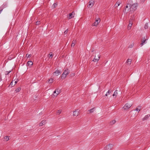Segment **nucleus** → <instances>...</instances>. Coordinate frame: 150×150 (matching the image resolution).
Returning a JSON list of instances; mask_svg holds the SVG:
<instances>
[{
  "label": "nucleus",
  "instance_id": "nucleus-18",
  "mask_svg": "<svg viewBox=\"0 0 150 150\" xmlns=\"http://www.w3.org/2000/svg\"><path fill=\"white\" fill-rule=\"evenodd\" d=\"M118 94V93H117V90H116L114 92V93L113 94V95H112V96L113 97H114L115 96V98H116L117 95Z\"/></svg>",
  "mask_w": 150,
  "mask_h": 150
},
{
  "label": "nucleus",
  "instance_id": "nucleus-41",
  "mask_svg": "<svg viewBox=\"0 0 150 150\" xmlns=\"http://www.w3.org/2000/svg\"><path fill=\"white\" fill-rule=\"evenodd\" d=\"M94 51V50L93 49H92L91 50V51L92 52H93Z\"/></svg>",
  "mask_w": 150,
  "mask_h": 150
},
{
  "label": "nucleus",
  "instance_id": "nucleus-15",
  "mask_svg": "<svg viewBox=\"0 0 150 150\" xmlns=\"http://www.w3.org/2000/svg\"><path fill=\"white\" fill-rule=\"evenodd\" d=\"M45 123L46 121L45 120H43L39 124V126H42V125H45Z\"/></svg>",
  "mask_w": 150,
  "mask_h": 150
},
{
  "label": "nucleus",
  "instance_id": "nucleus-39",
  "mask_svg": "<svg viewBox=\"0 0 150 150\" xmlns=\"http://www.w3.org/2000/svg\"><path fill=\"white\" fill-rule=\"evenodd\" d=\"M30 55L29 54H26V56L27 57V58L29 57H30Z\"/></svg>",
  "mask_w": 150,
  "mask_h": 150
},
{
  "label": "nucleus",
  "instance_id": "nucleus-14",
  "mask_svg": "<svg viewBox=\"0 0 150 150\" xmlns=\"http://www.w3.org/2000/svg\"><path fill=\"white\" fill-rule=\"evenodd\" d=\"M150 116V115H145L144 117L143 118L142 120L144 121L145 120H147Z\"/></svg>",
  "mask_w": 150,
  "mask_h": 150
},
{
  "label": "nucleus",
  "instance_id": "nucleus-40",
  "mask_svg": "<svg viewBox=\"0 0 150 150\" xmlns=\"http://www.w3.org/2000/svg\"><path fill=\"white\" fill-rule=\"evenodd\" d=\"M75 74L74 73H73L72 74H71V76H75Z\"/></svg>",
  "mask_w": 150,
  "mask_h": 150
},
{
  "label": "nucleus",
  "instance_id": "nucleus-33",
  "mask_svg": "<svg viewBox=\"0 0 150 150\" xmlns=\"http://www.w3.org/2000/svg\"><path fill=\"white\" fill-rule=\"evenodd\" d=\"M4 139L6 141H8L9 140V137L8 136H6L5 137Z\"/></svg>",
  "mask_w": 150,
  "mask_h": 150
},
{
  "label": "nucleus",
  "instance_id": "nucleus-22",
  "mask_svg": "<svg viewBox=\"0 0 150 150\" xmlns=\"http://www.w3.org/2000/svg\"><path fill=\"white\" fill-rule=\"evenodd\" d=\"M132 23L131 21H129V23L128 25V28L129 29H130L131 28V27H132Z\"/></svg>",
  "mask_w": 150,
  "mask_h": 150
},
{
  "label": "nucleus",
  "instance_id": "nucleus-35",
  "mask_svg": "<svg viewBox=\"0 0 150 150\" xmlns=\"http://www.w3.org/2000/svg\"><path fill=\"white\" fill-rule=\"evenodd\" d=\"M68 31V29H67L64 32V33L65 34H67Z\"/></svg>",
  "mask_w": 150,
  "mask_h": 150
},
{
  "label": "nucleus",
  "instance_id": "nucleus-2",
  "mask_svg": "<svg viewBox=\"0 0 150 150\" xmlns=\"http://www.w3.org/2000/svg\"><path fill=\"white\" fill-rule=\"evenodd\" d=\"M129 1L127 4V5L125 6V8L124 11V12L125 13H127L128 12L132 11L131 10V3Z\"/></svg>",
  "mask_w": 150,
  "mask_h": 150
},
{
  "label": "nucleus",
  "instance_id": "nucleus-13",
  "mask_svg": "<svg viewBox=\"0 0 150 150\" xmlns=\"http://www.w3.org/2000/svg\"><path fill=\"white\" fill-rule=\"evenodd\" d=\"M145 38V37H144V40L142 41V42L140 44V45L141 47L144 44H145L146 41L147 40V39H144Z\"/></svg>",
  "mask_w": 150,
  "mask_h": 150
},
{
  "label": "nucleus",
  "instance_id": "nucleus-10",
  "mask_svg": "<svg viewBox=\"0 0 150 150\" xmlns=\"http://www.w3.org/2000/svg\"><path fill=\"white\" fill-rule=\"evenodd\" d=\"M75 13L74 12H72L71 13H70L69 15H68L67 18L69 19H70L74 17Z\"/></svg>",
  "mask_w": 150,
  "mask_h": 150
},
{
  "label": "nucleus",
  "instance_id": "nucleus-17",
  "mask_svg": "<svg viewBox=\"0 0 150 150\" xmlns=\"http://www.w3.org/2000/svg\"><path fill=\"white\" fill-rule=\"evenodd\" d=\"M27 65L28 66L30 67L33 64V63L32 61H28L27 62Z\"/></svg>",
  "mask_w": 150,
  "mask_h": 150
},
{
  "label": "nucleus",
  "instance_id": "nucleus-12",
  "mask_svg": "<svg viewBox=\"0 0 150 150\" xmlns=\"http://www.w3.org/2000/svg\"><path fill=\"white\" fill-rule=\"evenodd\" d=\"M61 74L60 71L58 69L57 70L54 72L53 74H55L56 76H57Z\"/></svg>",
  "mask_w": 150,
  "mask_h": 150
},
{
  "label": "nucleus",
  "instance_id": "nucleus-25",
  "mask_svg": "<svg viewBox=\"0 0 150 150\" xmlns=\"http://www.w3.org/2000/svg\"><path fill=\"white\" fill-rule=\"evenodd\" d=\"M120 3L119 2H117L115 4V8H117L118 7L120 4Z\"/></svg>",
  "mask_w": 150,
  "mask_h": 150
},
{
  "label": "nucleus",
  "instance_id": "nucleus-19",
  "mask_svg": "<svg viewBox=\"0 0 150 150\" xmlns=\"http://www.w3.org/2000/svg\"><path fill=\"white\" fill-rule=\"evenodd\" d=\"M76 43V40H73L72 41V43L71 45V47H74Z\"/></svg>",
  "mask_w": 150,
  "mask_h": 150
},
{
  "label": "nucleus",
  "instance_id": "nucleus-16",
  "mask_svg": "<svg viewBox=\"0 0 150 150\" xmlns=\"http://www.w3.org/2000/svg\"><path fill=\"white\" fill-rule=\"evenodd\" d=\"M132 61V60L130 59H128L127 61V63L128 65H130L131 64V62Z\"/></svg>",
  "mask_w": 150,
  "mask_h": 150
},
{
  "label": "nucleus",
  "instance_id": "nucleus-27",
  "mask_svg": "<svg viewBox=\"0 0 150 150\" xmlns=\"http://www.w3.org/2000/svg\"><path fill=\"white\" fill-rule=\"evenodd\" d=\"M61 112H62V110H59L57 111V112H56V114L57 115H59L61 113Z\"/></svg>",
  "mask_w": 150,
  "mask_h": 150
},
{
  "label": "nucleus",
  "instance_id": "nucleus-31",
  "mask_svg": "<svg viewBox=\"0 0 150 150\" xmlns=\"http://www.w3.org/2000/svg\"><path fill=\"white\" fill-rule=\"evenodd\" d=\"M13 84H13V81H12L11 82L10 85H9V87H13L14 86H13Z\"/></svg>",
  "mask_w": 150,
  "mask_h": 150
},
{
  "label": "nucleus",
  "instance_id": "nucleus-11",
  "mask_svg": "<svg viewBox=\"0 0 150 150\" xmlns=\"http://www.w3.org/2000/svg\"><path fill=\"white\" fill-rule=\"evenodd\" d=\"M79 114V111L78 110H76L73 112V115L74 116H77Z\"/></svg>",
  "mask_w": 150,
  "mask_h": 150
},
{
  "label": "nucleus",
  "instance_id": "nucleus-9",
  "mask_svg": "<svg viewBox=\"0 0 150 150\" xmlns=\"http://www.w3.org/2000/svg\"><path fill=\"white\" fill-rule=\"evenodd\" d=\"M94 1L93 0L90 1L89 2V4L88 5L87 7L89 8H91L93 6L94 4Z\"/></svg>",
  "mask_w": 150,
  "mask_h": 150
},
{
  "label": "nucleus",
  "instance_id": "nucleus-21",
  "mask_svg": "<svg viewBox=\"0 0 150 150\" xmlns=\"http://www.w3.org/2000/svg\"><path fill=\"white\" fill-rule=\"evenodd\" d=\"M111 93V91H110V90H109L106 93V94H105V96H104V97L105 96H107L108 95H109L110 93Z\"/></svg>",
  "mask_w": 150,
  "mask_h": 150
},
{
  "label": "nucleus",
  "instance_id": "nucleus-37",
  "mask_svg": "<svg viewBox=\"0 0 150 150\" xmlns=\"http://www.w3.org/2000/svg\"><path fill=\"white\" fill-rule=\"evenodd\" d=\"M57 6V4L56 3H54L53 5V6H54V8L56 7Z\"/></svg>",
  "mask_w": 150,
  "mask_h": 150
},
{
  "label": "nucleus",
  "instance_id": "nucleus-30",
  "mask_svg": "<svg viewBox=\"0 0 150 150\" xmlns=\"http://www.w3.org/2000/svg\"><path fill=\"white\" fill-rule=\"evenodd\" d=\"M21 87H18L16 89V91L17 92H19V91H20V90H21Z\"/></svg>",
  "mask_w": 150,
  "mask_h": 150
},
{
  "label": "nucleus",
  "instance_id": "nucleus-24",
  "mask_svg": "<svg viewBox=\"0 0 150 150\" xmlns=\"http://www.w3.org/2000/svg\"><path fill=\"white\" fill-rule=\"evenodd\" d=\"M149 25H148V23H146L144 26V28L145 29H147L148 28Z\"/></svg>",
  "mask_w": 150,
  "mask_h": 150
},
{
  "label": "nucleus",
  "instance_id": "nucleus-34",
  "mask_svg": "<svg viewBox=\"0 0 150 150\" xmlns=\"http://www.w3.org/2000/svg\"><path fill=\"white\" fill-rule=\"evenodd\" d=\"M49 57H51L52 58L53 57V55L52 54V53H50L49 54Z\"/></svg>",
  "mask_w": 150,
  "mask_h": 150
},
{
  "label": "nucleus",
  "instance_id": "nucleus-4",
  "mask_svg": "<svg viewBox=\"0 0 150 150\" xmlns=\"http://www.w3.org/2000/svg\"><path fill=\"white\" fill-rule=\"evenodd\" d=\"M61 90L59 89H56L53 92V94L52 95L54 97H56L57 95L61 93Z\"/></svg>",
  "mask_w": 150,
  "mask_h": 150
},
{
  "label": "nucleus",
  "instance_id": "nucleus-3",
  "mask_svg": "<svg viewBox=\"0 0 150 150\" xmlns=\"http://www.w3.org/2000/svg\"><path fill=\"white\" fill-rule=\"evenodd\" d=\"M69 72L68 69L65 70L62 75V79H64L66 77L67 75L69 74Z\"/></svg>",
  "mask_w": 150,
  "mask_h": 150
},
{
  "label": "nucleus",
  "instance_id": "nucleus-29",
  "mask_svg": "<svg viewBox=\"0 0 150 150\" xmlns=\"http://www.w3.org/2000/svg\"><path fill=\"white\" fill-rule=\"evenodd\" d=\"M116 122V121L115 120H113L110 122V124L111 125H112L114 124Z\"/></svg>",
  "mask_w": 150,
  "mask_h": 150
},
{
  "label": "nucleus",
  "instance_id": "nucleus-6",
  "mask_svg": "<svg viewBox=\"0 0 150 150\" xmlns=\"http://www.w3.org/2000/svg\"><path fill=\"white\" fill-rule=\"evenodd\" d=\"M113 146L112 144H110L106 145L104 148L105 150H111Z\"/></svg>",
  "mask_w": 150,
  "mask_h": 150
},
{
  "label": "nucleus",
  "instance_id": "nucleus-36",
  "mask_svg": "<svg viewBox=\"0 0 150 150\" xmlns=\"http://www.w3.org/2000/svg\"><path fill=\"white\" fill-rule=\"evenodd\" d=\"M40 21H38L36 22V25H39L40 24Z\"/></svg>",
  "mask_w": 150,
  "mask_h": 150
},
{
  "label": "nucleus",
  "instance_id": "nucleus-38",
  "mask_svg": "<svg viewBox=\"0 0 150 150\" xmlns=\"http://www.w3.org/2000/svg\"><path fill=\"white\" fill-rule=\"evenodd\" d=\"M133 45H134L133 44L129 46V47L130 48H132L133 46Z\"/></svg>",
  "mask_w": 150,
  "mask_h": 150
},
{
  "label": "nucleus",
  "instance_id": "nucleus-26",
  "mask_svg": "<svg viewBox=\"0 0 150 150\" xmlns=\"http://www.w3.org/2000/svg\"><path fill=\"white\" fill-rule=\"evenodd\" d=\"M95 108H93L90 110H88V111H89L90 112H93L94 111V110Z\"/></svg>",
  "mask_w": 150,
  "mask_h": 150
},
{
  "label": "nucleus",
  "instance_id": "nucleus-8",
  "mask_svg": "<svg viewBox=\"0 0 150 150\" xmlns=\"http://www.w3.org/2000/svg\"><path fill=\"white\" fill-rule=\"evenodd\" d=\"M100 58V56L99 54L97 56L96 55L95 56L93 60L92 61L94 62H97L99 61Z\"/></svg>",
  "mask_w": 150,
  "mask_h": 150
},
{
  "label": "nucleus",
  "instance_id": "nucleus-23",
  "mask_svg": "<svg viewBox=\"0 0 150 150\" xmlns=\"http://www.w3.org/2000/svg\"><path fill=\"white\" fill-rule=\"evenodd\" d=\"M140 110H141L140 107L139 106H138L134 110H135V111H137L138 112H139Z\"/></svg>",
  "mask_w": 150,
  "mask_h": 150
},
{
  "label": "nucleus",
  "instance_id": "nucleus-32",
  "mask_svg": "<svg viewBox=\"0 0 150 150\" xmlns=\"http://www.w3.org/2000/svg\"><path fill=\"white\" fill-rule=\"evenodd\" d=\"M14 81H15V83L13 84V86H14L18 81V79H15Z\"/></svg>",
  "mask_w": 150,
  "mask_h": 150
},
{
  "label": "nucleus",
  "instance_id": "nucleus-20",
  "mask_svg": "<svg viewBox=\"0 0 150 150\" xmlns=\"http://www.w3.org/2000/svg\"><path fill=\"white\" fill-rule=\"evenodd\" d=\"M54 79L52 78H51L48 80V82L49 83H53Z\"/></svg>",
  "mask_w": 150,
  "mask_h": 150
},
{
  "label": "nucleus",
  "instance_id": "nucleus-7",
  "mask_svg": "<svg viewBox=\"0 0 150 150\" xmlns=\"http://www.w3.org/2000/svg\"><path fill=\"white\" fill-rule=\"evenodd\" d=\"M132 106V105L128 103H126L123 108L125 110H128Z\"/></svg>",
  "mask_w": 150,
  "mask_h": 150
},
{
  "label": "nucleus",
  "instance_id": "nucleus-5",
  "mask_svg": "<svg viewBox=\"0 0 150 150\" xmlns=\"http://www.w3.org/2000/svg\"><path fill=\"white\" fill-rule=\"evenodd\" d=\"M100 21V20L99 18H97L96 19L94 23L92 25V26H97L98 25Z\"/></svg>",
  "mask_w": 150,
  "mask_h": 150
},
{
  "label": "nucleus",
  "instance_id": "nucleus-1",
  "mask_svg": "<svg viewBox=\"0 0 150 150\" xmlns=\"http://www.w3.org/2000/svg\"><path fill=\"white\" fill-rule=\"evenodd\" d=\"M129 3H131V11H134L136 10L138 6V4L137 3L132 4V1H129Z\"/></svg>",
  "mask_w": 150,
  "mask_h": 150
},
{
  "label": "nucleus",
  "instance_id": "nucleus-28",
  "mask_svg": "<svg viewBox=\"0 0 150 150\" xmlns=\"http://www.w3.org/2000/svg\"><path fill=\"white\" fill-rule=\"evenodd\" d=\"M12 71V70H11L9 71H6L5 73V75H8L9 73H10Z\"/></svg>",
  "mask_w": 150,
  "mask_h": 150
},
{
  "label": "nucleus",
  "instance_id": "nucleus-42",
  "mask_svg": "<svg viewBox=\"0 0 150 150\" xmlns=\"http://www.w3.org/2000/svg\"><path fill=\"white\" fill-rule=\"evenodd\" d=\"M142 2H144L145 0H141Z\"/></svg>",
  "mask_w": 150,
  "mask_h": 150
}]
</instances>
